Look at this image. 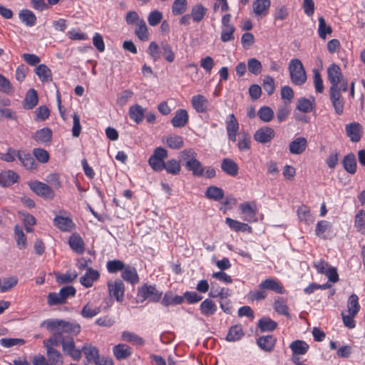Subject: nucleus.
Masks as SVG:
<instances>
[{"mask_svg": "<svg viewBox=\"0 0 365 365\" xmlns=\"http://www.w3.org/2000/svg\"><path fill=\"white\" fill-rule=\"evenodd\" d=\"M354 226L357 231L365 235V211L361 210L355 216Z\"/></svg>", "mask_w": 365, "mask_h": 365, "instance_id": "53", "label": "nucleus"}, {"mask_svg": "<svg viewBox=\"0 0 365 365\" xmlns=\"http://www.w3.org/2000/svg\"><path fill=\"white\" fill-rule=\"evenodd\" d=\"M314 108L313 103L304 98H300L298 100L297 105V109H298L299 111L303 112L304 113H310Z\"/></svg>", "mask_w": 365, "mask_h": 365, "instance_id": "56", "label": "nucleus"}, {"mask_svg": "<svg viewBox=\"0 0 365 365\" xmlns=\"http://www.w3.org/2000/svg\"><path fill=\"white\" fill-rule=\"evenodd\" d=\"M81 350L85 354L88 362L95 363L100 358L98 349L91 344H85Z\"/></svg>", "mask_w": 365, "mask_h": 365, "instance_id": "31", "label": "nucleus"}, {"mask_svg": "<svg viewBox=\"0 0 365 365\" xmlns=\"http://www.w3.org/2000/svg\"><path fill=\"white\" fill-rule=\"evenodd\" d=\"M289 348L292 349L293 354L303 355L307 352L309 345L304 341L295 340L290 344Z\"/></svg>", "mask_w": 365, "mask_h": 365, "instance_id": "39", "label": "nucleus"}, {"mask_svg": "<svg viewBox=\"0 0 365 365\" xmlns=\"http://www.w3.org/2000/svg\"><path fill=\"white\" fill-rule=\"evenodd\" d=\"M270 5V0H255L252 4L253 12L257 16L264 17L267 14Z\"/></svg>", "mask_w": 365, "mask_h": 365, "instance_id": "16", "label": "nucleus"}, {"mask_svg": "<svg viewBox=\"0 0 365 365\" xmlns=\"http://www.w3.org/2000/svg\"><path fill=\"white\" fill-rule=\"evenodd\" d=\"M128 113L130 119L133 120L137 124L140 123L145 116L144 108L138 104L130 106Z\"/></svg>", "mask_w": 365, "mask_h": 365, "instance_id": "28", "label": "nucleus"}, {"mask_svg": "<svg viewBox=\"0 0 365 365\" xmlns=\"http://www.w3.org/2000/svg\"><path fill=\"white\" fill-rule=\"evenodd\" d=\"M51 138L52 132L48 128H43L36 130L33 135V139L41 144L51 142Z\"/></svg>", "mask_w": 365, "mask_h": 365, "instance_id": "23", "label": "nucleus"}, {"mask_svg": "<svg viewBox=\"0 0 365 365\" xmlns=\"http://www.w3.org/2000/svg\"><path fill=\"white\" fill-rule=\"evenodd\" d=\"M38 103L37 92L34 89H29L24 101V107L26 109H32Z\"/></svg>", "mask_w": 365, "mask_h": 365, "instance_id": "33", "label": "nucleus"}, {"mask_svg": "<svg viewBox=\"0 0 365 365\" xmlns=\"http://www.w3.org/2000/svg\"><path fill=\"white\" fill-rule=\"evenodd\" d=\"M121 277L131 284H135L139 282V277L136 269L130 265H125L121 272Z\"/></svg>", "mask_w": 365, "mask_h": 365, "instance_id": "17", "label": "nucleus"}, {"mask_svg": "<svg viewBox=\"0 0 365 365\" xmlns=\"http://www.w3.org/2000/svg\"><path fill=\"white\" fill-rule=\"evenodd\" d=\"M222 170L230 176H236L238 173V165L230 158H225L221 163Z\"/></svg>", "mask_w": 365, "mask_h": 365, "instance_id": "27", "label": "nucleus"}, {"mask_svg": "<svg viewBox=\"0 0 365 365\" xmlns=\"http://www.w3.org/2000/svg\"><path fill=\"white\" fill-rule=\"evenodd\" d=\"M18 159L21 163L22 165L27 170H36L38 164L29 153L20 151Z\"/></svg>", "mask_w": 365, "mask_h": 365, "instance_id": "18", "label": "nucleus"}, {"mask_svg": "<svg viewBox=\"0 0 365 365\" xmlns=\"http://www.w3.org/2000/svg\"><path fill=\"white\" fill-rule=\"evenodd\" d=\"M332 33V29L331 26L327 25L325 19L323 16L319 17V28H318V34L319 36L323 39L325 40L327 38V36L329 34H331Z\"/></svg>", "mask_w": 365, "mask_h": 365, "instance_id": "45", "label": "nucleus"}, {"mask_svg": "<svg viewBox=\"0 0 365 365\" xmlns=\"http://www.w3.org/2000/svg\"><path fill=\"white\" fill-rule=\"evenodd\" d=\"M45 326L51 331L60 332V336L64 338V334H78L81 331L78 324L71 323L63 319H51L42 322L41 327Z\"/></svg>", "mask_w": 365, "mask_h": 365, "instance_id": "1", "label": "nucleus"}, {"mask_svg": "<svg viewBox=\"0 0 365 365\" xmlns=\"http://www.w3.org/2000/svg\"><path fill=\"white\" fill-rule=\"evenodd\" d=\"M217 309L215 303L210 299H205L200 306L201 314L207 317L213 315L216 312Z\"/></svg>", "mask_w": 365, "mask_h": 365, "instance_id": "32", "label": "nucleus"}, {"mask_svg": "<svg viewBox=\"0 0 365 365\" xmlns=\"http://www.w3.org/2000/svg\"><path fill=\"white\" fill-rule=\"evenodd\" d=\"M101 312V307L93 306L90 303H87L82 309L81 314L83 317L86 319L92 318Z\"/></svg>", "mask_w": 365, "mask_h": 365, "instance_id": "43", "label": "nucleus"}, {"mask_svg": "<svg viewBox=\"0 0 365 365\" xmlns=\"http://www.w3.org/2000/svg\"><path fill=\"white\" fill-rule=\"evenodd\" d=\"M122 339L123 340L133 343L135 345H143L145 342L144 339L137 334L130 332V331H123L122 333Z\"/></svg>", "mask_w": 365, "mask_h": 365, "instance_id": "55", "label": "nucleus"}, {"mask_svg": "<svg viewBox=\"0 0 365 365\" xmlns=\"http://www.w3.org/2000/svg\"><path fill=\"white\" fill-rule=\"evenodd\" d=\"M197 153L192 148L185 149L180 153V157L184 162V166L197 160Z\"/></svg>", "mask_w": 365, "mask_h": 365, "instance_id": "54", "label": "nucleus"}, {"mask_svg": "<svg viewBox=\"0 0 365 365\" xmlns=\"http://www.w3.org/2000/svg\"><path fill=\"white\" fill-rule=\"evenodd\" d=\"M71 248L78 254H82L85 251V245L83 239L78 235H72L69 238Z\"/></svg>", "mask_w": 365, "mask_h": 365, "instance_id": "29", "label": "nucleus"}, {"mask_svg": "<svg viewBox=\"0 0 365 365\" xmlns=\"http://www.w3.org/2000/svg\"><path fill=\"white\" fill-rule=\"evenodd\" d=\"M276 339L272 335L262 336L257 339V345L264 351H271L275 344Z\"/></svg>", "mask_w": 365, "mask_h": 365, "instance_id": "26", "label": "nucleus"}, {"mask_svg": "<svg viewBox=\"0 0 365 365\" xmlns=\"http://www.w3.org/2000/svg\"><path fill=\"white\" fill-rule=\"evenodd\" d=\"M163 169H165L168 173L175 175L180 172V164L175 159H170L165 163Z\"/></svg>", "mask_w": 365, "mask_h": 365, "instance_id": "50", "label": "nucleus"}, {"mask_svg": "<svg viewBox=\"0 0 365 365\" xmlns=\"http://www.w3.org/2000/svg\"><path fill=\"white\" fill-rule=\"evenodd\" d=\"M35 72L41 81L49 82L52 81L51 71L45 64L38 65L36 68Z\"/></svg>", "mask_w": 365, "mask_h": 365, "instance_id": "37", "label": "nucleus"}, {"mask_svg": "<svg viewBox=\"0 0 365 365\" xmlns=\"http://www.w3.org/2000/svg\"><path fill=\"white\" fill-rule=\"evenodd\" d=\"M289 71L292 82L297 86L303 85L307 81V74L301 61L294 58L289 63Z\"/></svg>", "mask_w": 365, "mask_h": 365, "instance_id": "3", "label": "nucleus"}, {"mask_svg": "<svg viewBox=\"0 0 365 365\" xmlns=\"http://www.w3.org/2000/svg\"><path fill=\"white\" fill-rule=\"evenodd\" d=\"M125 264L120 260L114 259L107 262V269L110 273H115L118 271H123Z\"/></svg>", "mask_w": 365, "mask_h": 365, "instance_id": "63", "label": "nucleus"}, {"mask_svg": "<svg viewBox=\"0 0 365 365\" xmlns=\"http://www.w3.org/2000/svg\"><path fill=\"white\" fill-rule=\"evenodd\" d=\"M328 80L331 83L329 90L341 89L346 92L348 89V82L344 78L340 67L336 63L331 64L327 68Z\"/></svg>", "mask_w": 365, "mask_h": 365, "instance_id": "2", "label": "nucleus"}, {"mask_svg": "<svg viewBox=\"0 0 365 365\" xmlns=\"http://www.w3.org/2000/svg\"><path fill=\"white\" fill-rule=\"evenodd\" d=\"M19 175L13 170H6L0 173V185L4 187H9L16 182Z\"/></svg>", "mask_w": 365, "mask_h": 365, "instance_id": "19", "label": "nucleus"}, {"mask_svg": "<svg viewBox=\"0 0 365 365\" xmlns=\"http://www.w3.org/2000/svg\"><path fill=\"white\" fill-rule=\"evenodd\" d=\"M347 135L352 142H359L361 139V125L358 123H352L346 125Z\"/></svg>", "mask_w": 365, "mask_h": 365, "instance_id": "22", "label": "nucleus"}, {"mask_svg": "<svg viewBox=\"0 0 365 365\" xmlns=\"http://www.w3.org/2000/svg\"><path fill=\"white\" fill-rule=\"evenodd\" d=\"M109 294L114 297L117 302H121L124 298L125 285L121 279L108 282Z\"/></svg>", "mask_w": 365, "mask_h": 365, "instance_id": "7", "label": "nucleus"}, {"mask_svg": "<svg viewBox=\"0 0 365 365\" xmlns=\"http://www.w3.org/2000/svg\"><path fill=\"white\" fill-rule=\"evenodd\" d=\"M258 327L262 331H272L277 328V323L268 317H263L259 320Z\"/></svg>", "mask_w": 365, "mask_h": 365, "instance_id": "46", "label": "nucleus"}, {"mask_svg": "<svg viewBox=\"0 0 365 365\" xmlns=\"http://www.w3.org/2000/svg\"><path fill=\"white\" fill-rule=\"evenodd\" d=\"M206 197L214 200H219L224 197V191L222 188L212 185L207 188Z\"/></svg>", "mask_w": 365, "mask_h": 365, "instance_id": "44", "label": "nucleus"}, {"mask_svg": "<svg viewBox=\"0 0 365 365\" xmlns=\"http://www.w3.org/2000/svg\"><path fill=\"white\" fill-rule=\"evenodd\" d=\"M166 143L172 149H180L183 146V139L180 135H170L167 138Z\"/></svg>", "mask_w": 365, "mask_h": 365, "instance_id": "59", "label": "nucleus"}, {"mask_svg": "<svg viewBox=\"0 0 365 365\" xmlns=\"http://www.w3.org/2000/svg\"><path fill=\"white\" fill-rule=\"evenodd\" d=\"M307 140L304 137H299L292 140L289 145L290 153L294 155H299L302 153L307 148Z\"/></svg>", "mask_w": 365, "mask_h": 365, "instance_id": "15", "label": "nucleus"}, {"mask_svg": "<svg viewBox=\"0 0 365 365\" xmlns=\"http://www.w3.org/2000/svg\"><path fill=\"white\" fill-rule=\"evenodd\" d=\"M267 296L264 289L259 287L257 290L250 291L247 294V298L252 301H261L264 299Z\"/></svg>", "mask_w": 365, "mask_h": 365, "instance_id": "64", "label": "nucleus"}, {"mask_svg": "<svg viewBox=\"0 0 365 365\" xmlns=\"http://www.w3.org/2000/svg\"><path fill=\"white\" fill-rule=\"evenodd\" d=\"M78 276L76 272H71L70 271L65 274L56 275V282L59 284H66L73 282Z\"/></svg>", "mask_w": 365, "mask_h": 365, "instance_id": "62", "label": "nucleus"}, {"mask_svg": "<svg viewBox=\"0 0 365 365\" xmlns=\"http://www.w3.org/2000/svg\"><path fill=\"white\" fill-rule=\"evenodd\" d=\"M113 351L118 360H123L132 354L131 348L125 344H118L113 346Z\"/></svg>", "mask_w": 365, "mask_h": 365, "instance_id": "20", "label": "nucleus"}, {"mask_svg": "<svg viewBox=\"0 0 365 365\" xmlns=\"http://www.w3.org/2000/svg\"><path fill=\"white\" fill-rule=\"evenodd\" d=\"M191 104L197 113H205L208 110L209 101L202 95H195L191 99Z\"/></svg>", "mask_w": 365, "mask_h": 365, "instance_id": "13", "label": "nucleus"}, {"mask_svg": "<svg viewBox=\"0 0 365 365\" xmlns=\"http://www.w3.org/2000/svg\"><path fill=\"white\" fill-rule=\"evenodd\" d=\"M46 355L51 365H56L59 361H62L61 354L53 347H48L46 349Z\"/></svg>", "mask_w": 365, "mask_h": 365, "instance_id": "57", "label": "nucleus"}, {"mask_svg": "<svg viewBox=\"0 0 365 365\" xmlns=\"http://www.w3.org/2000/svg\"><path fill=\"white\" fill-rule=\"evenodd\" d=\"M330 229L331 224L329 222L321 220L316 226L315 232L318 237L325 239L327 237L326 234L329 232Z\"/></svg>", "mask_w": 365, "mask_h": 365, "instance_id": "51", "label": "nucleus"}, {"mask_svg": "<svg viewBox=\"0 0 365 365\" xmlns=\"http://www.w3.org/2000/svg\"><path fill=\"white\" fill-rule=\"evenodd\" d=\"M188 121V113L184 109H179L176 111L175 116L171 120L172 125L175 128L184 127Z\"/></svg>", "mask_w": 365, "mask_h": 365, "instance_id": "21", "label": "nucleus"}, {"mask_svg": "<svg viewBox=\"0 0 365 365\" xmlns=\"http://www.w3.org/2000/svg\"><path fill=\"white\" fill-rule=\"evenodd\" d=\"M274 135L275 132L273 128L268 126H263L255 132L254 138L256 141L265 144L271 142L274 138Z\"/></svg>", "mask_w": 365, "mask_h": 365, "instance_id": "9", "label": "nucleus"}, {"mask_svg": "<svg viewBox=\"0 0 365 365\" xmlns=\"http://www.w3.org/2000/svg\"><path fill=\"white\" fill-rule=\"evenodd\" d=\"M62 348L74 360L78 361L81 358V350L75 348V342L72 338L68 340L64 338L62 340Z\"/></svg>", "mask_w": 365, "mask_h": 365, "instance_id": "10", "label": "nucleus"}, {"mask_svg": "<svg viewBox=\"0 0 365 365\" xmlns=\"http://www.w3.org/2000/svg\"><path fill=\"white\" fill-rule=\"evenodd\" d=\"M54 225L61 230L69 232L74 227L73 221L68 217L56 216L53 220Z\"/></svg>", "mask_w": 365, "mask_h": 365, "instance_id": "30", "label": "nucleus"}, {"mask_svg": "<svg viewBox=\"0 0 365 365\" xmlns=\"http://www.w3.org/2000/svg\"><path fill=\"white\" fill-rule=\"evenodd\" d=\"M160 55H162L168 62L171 63L175 60V53L172 50V47L165 41L160 43Z\"/></svg>", "mask_w": 365, "mask_h": 365, "instance_id": "42", "label": "nucleus"}, {"mask_svg": "<svg viewBox=\"0 0 365 365\" xmlns=\"http://www.w3.org/2000/svg\"><path fill=\"white\" fill-rule=\"evenodd\" d=\"M135 34L138 38L143 41H146L148 40L149 34L146 24L143 19H140V21H138V24H136V28L135 30Z\"/></svg>", "mask_w": 365, "mask_h": 365, "instance_id": "40", "label": "nucleus"}, {"mask_svg": "<svg viewBox=\"0 0 365 365\" xmlns=\"http://www.w3.org/2000/svg\"><path fill=\"white\" fill-rule=\"evenodd\" d=\"M163 294L162 291L156 289L155 286L144 284L138 288V298L140 302L148 299L151 302H158Z\"/></svg>", "mask_w": 365, "mask_h": 365, "instance_id": "6", "label": "nucleus"}, {"mask_svg": "<svg viewBox=\"0 0 365 365\" xmlns=\"http://www.w3.org/2000/svg\"><path fill=\"white\" fill-rule=\"evenodd\" d=\"M359 307L358 297L355 294H352L349 297L347 302L349 314H356L359 310Z\"/></svg>", "mask_w": 365, "mask_h": 365, "instance_id": "60", "label": "nucleus"}, {"mask_svg": "<svg viewBox=\"0 0 365 365\" xmlns=\"http://www.w3.org/2000/svg\"><path fill=\"white\" fill-rule=\"evenodd\" d=\"M297 215L300 221H304L306 224H310L314 222V217L310 213L309 208L302 205L297 209Z\"/></svg>", "mask_w": 365, "mask_h": 365, "instance_id": "41", "label": "nucleus"}, {"mask_svg": "<svg viewBox=\"0 0 365 365\" xmlns=\"http://www.w3.org/2000/svg\"><path fill=\"white\" fill-rule=\"evenodd\" d=\"M259 118L264 122H269L274 117V111L268 106H263L258 110Z\"/></svg>", "mask_w": 365, "mask_h": 365, "instance_id": "61", "label": "nucleus"}, {"mask_svg": "<svg viewBox=\"0 0 365 365\" xmlns=\"http://www.w3.org/2000/svg\"><path fill=\"white\" fill-rule=\"evenodd\" d=\"M342 165L344 170L351 174H355L356 171V160L354 153H350L345 155L342 160Z\"/></svg>", "mask_w": 365, "mask_h": 365, "instance_id": "24", "label": "nucleus"}, {"mask_svg": "<svg viewBox=\"0 0 365 365\" xmlns=\"http://www.w3.org/2000/svg\"><path fill=\"white\" fill-rule=\"evenodd\" d=\"M185 167L188 171H190L195 177H202L204 175L205 168L202 163L197 159L192 161V163H189Z\"/></svg>", "mask_w": 365, "mask_h": 365, "instance_id": "34", "label": "nucleus"}, {"mask_svg": "<svg viewBox=\"0 0 365 365\" xmlns=\"http://www.w3.org/2000/svg\"><path fill=\"white\" fill-rule=\"evenodd\" d=\"M99 272L91 267L87 269L86 274L80 278L81 284L86 287H91L93 282L99 278Z\"/></svg>", "mask_w": 365, "mask_h": 365, "instance_id": "14", "label": "nucleus"}, {"mask_svg": "<svg viewBox=\"0 0 365 365\" xmlns=\"http://www.w3.org/2000/svg\"><path fill=\"white\" fill-rule=\"evenodd\" d=\"M207 9L202 4H197L192 8L190 15L193 21L200 22L204 18Z\"/></svg>", "mask_w": 365, "mask_h": 365, "instance_id": "47", "label": "nucleus"}, {"mask_svg": "<svg viewBox=\"0 0 365 365\" xmlns=\"http://www.w3.org/2000/svg\"><path fill=\"white\" fill-rule=\"evenodd\" d=\"M29 186L35 193L45 199L51 200L55 195L52 188L43 182L34 181Z\"/></svg>", "mask_w": 365, "mask_h": 365, "instance_id": "8", "label": "nucleus"}, {"mask_svg": "<svg viewBox=\"0 0 365 365\" xmlns=\"http://www.w3.org/2000/svg\"><path fill=\"white\" fill-rule=\"evenodd\" d=\"M183 301L184 297L182 296H173L171 292H166L163 297L162 304L165 306H168L170 304H180Z\"/></svg>", "mask_w": 365, "mask_h": 365, "instance_id": "49", "label": "nucleus"}, {"mask_svg": "<svg viewBox=\"0 0 365 365\" xmlns=\"http://www.w3.org/2000/svg\"><path fill=\"white\" fill-rule=\"evenodd\" d=\"M225 222L227 225H229V227L236 231V232H250L251 231V227L249 226L246 223H243L241 222H239L237 220H235L233 219H231L230 217H227L225 220Z\"/></svg>", "mask_w": 365, "mask_h": 365, "instance_id": "38", "label": "nucleus"}, {"mask_svg": "<svg viewBox=\"0 0 365 365\" xmlns=\"http://www.w3.org/2000/svg\"><path fill=\"white\" fill-rule=\"evenodd\" d=\"M53 335L47 339L43 340V346L46 347V349H48V347H55L59 346L60 344H62V340L64 338H62L60 336V332L53 331Z\"/></svg>", "mask_w": 365, "mask_h": 365, "instance_id": "52", "label": "nucleus"}, {"mask_svg": "<svg viewBox=\"0 0 365 365\" xmlns=\"http://www.w3.org/2000/svg\"><path fill=\"white\" fill-rule=\"evenodd\" d=\"M240 208L243 215H245L243 219L247 222H254L256 220L257 210L253 208L250 202H244L240 205Z\"/></svg>", "mask_w": 365, "mask_h": 365, "instance_id": "25", "label": "nucleus"}, {"mask_svg": "<svg viewBox=\"0 0 365 365\" xmlns=\"http://www.w3.org/2000/svg\"><path fill=\"white\" fill-rule=\"evenodd\" d=\"M76 289L73 286H66L61 288L59 292H51L47 297V302L49 305H58L64 304L67 299L74 297Z\"/></svg>", "mask_w": 365, "mask_h": 365, "instance_id": "4", "label": "nucleus"}, {"mask_svg": "<svg viewBox=\"0 0 365 365\" xmlns=\"http://www.w3.org/2000/svg\"><path fill=\"white\" fill-rule=\"evenodd\" d=\"M19 16L21 21L28 26H33L36 23V17L30 10L22 9L20 11Z\"/></svg>", "mask_w": 365, "mask_h": 365, "instance_id": "36", "label": "nucleus"}, {"mask_svg": "<svg viewBox=\"0 0 365 365\" xmlns=\"http://www.w3.org/2000/svg\"><path fill=\"white\" fill-rule=\"evenodd\" d=\"M262 289L272 290L278 294H284L285 289L282 284L275 279L267 278L262 281L258 286Z\"/></svg>", "mask_w": 365, "mask_h": 365, "instance_id": "12", "label": "nucleus"}, {"mask_svg": "<svg viewBox=\"0 0 365 365\" xmlns=\"http://www.w3.org/2000/svg\"><path fill=\"white\" fill-rule=\"evenodd\" d=\"M14 234L18 248L20 250L25 248L26 247V237L22 228L19 225H16L14 227Z\"/></svg>", "mask_w": 365, "mask_h": 365, "instance_id": "48", "label": "nucleus"}, {"mask_svg": "<svg viewBox=\"0 0 365 365\" xmlns=\"http://www.w3.org/2000/svg\"><path fill=\"white\" fill-rule=\"evenodd\" d=\"M247 68L251 73L259 75L262 71V65L259 61L252 58L247 61Z\"/></svg>", "mask_w": 365, "mask_h": 365, "instance_id": "58", "label": "nucleus"}, {"mask_svg": "<svg viewBox=\"0 0 365 365\" xmlns=\"http://www.w3.org/2000/svg\"><path fill=\"white\" fill-rule=\"evenodd\" d=\"M341 89L329 90V98L336 114L344 112V101L341 95Z\"/></svg>", "mask_w": 365, "mask_h": 365, "instance_id": "11", "label": "nucleus"}, {"mask_svg": "<svg viewBox=\"0 0 365 365\" xmlns=\"http://www.w3.org/2000/svg\"><path fill=\"white\" fill-rule=\"evenodd\" d=\"M168 150L162 147L156 148L153 155L148 159V164L151 168L155 171L159 172L163 170L165 167V160L168 158Z\"/></svg>", "mask_w": 365, "mask_h": 365, "instance_id": "5", "label": "nucleus"}, {"mask_svg": "<svg viewBox=\"0 0 365 365\" xmlns=\"http://www.w3.org/2000/svg\"><path fill=\"white\" fill-rule=\"evenodd\" d=\"M244 334L242 326L237 324L230 327L226 336V340L228 341H236L240 340Z\"/></svg>", "mask_w": 365, "mask_h": 365, "instance_id": "35", "label": "nucleus"}]
</instances>
